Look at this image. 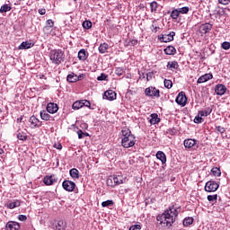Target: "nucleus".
<instances>
[{"instance_id": "nucleus-1", "label": "nucleus", "mask_w": 230, "mask_h": 230, "mask_svg": "<svg viewBox=\"0 0 230 230\" xmlns=\"http://www.w3.org/2000/svg\"><path fill=\"white\" fill-rule=\"evenodd\" d=\"M178 216L179 210H177L174 206H172L164 210L162 215L157 216L156 220L157 222H160V225L164 227H172Z\"/></svg>"}, {"instance_id": "nucleus-2", "label": "nucleus", "mask_w": 230, "mask_h": 230, "mask_svg": "<svg viewBox=\"0 0 230 230\" xmlns=\"http://www.w3.org/2000/svg\"><path fill=\"white\" fill-rule=\"evenodd\" d=\"M121 134V146L123 148H132L136 145V137L132 135V132L128 128H123Z\"/></svg>"}, {"instance_id": "nucleus-3", "label": "nucleus", "mask_w": 230, "mask_h": 230, "mask_svg": "<svg viewBox=\"0 0 230 230\" xmlns=\"http://www.w3.org/2000/svg\"><path fill=\"white\" fill-rule=\"evenodd\" d=\"M49 58L52 61V64H62V62H64V52H62L60 49L51 50Z\"/></svg>"}, {"instance_id": "nucleus-4", "label": "nucleus", "mask_w": 230, "mask_h": 230, "mask_svg": "<svg viewBox=\"0 0 230 230\" xmlns=\"http://www.w3.org/2000/svg\"><path fill=\"white\" fill-rule=\"evenodd\" d=\"M219 187H220V185H218V183H217V181H208L206 182L205 191H208V193H213V192L217 191V190H218Z\"/></svg>"}, {"instance_id": "nucleus-5", "label": "nucleus", "mask_w": 230, "mask_h": 230, "mask_svg": "<svg viewBox=\"0 0 230 230\" xmlns=\"http://www.w3.org/2000/svg\"><path fill=\"white\" fill-rule=\"evenodd\" d=\"M146 96H150L151 98L161 96L159 90L154 86L147 87L145 91Z\"/></svg>"}, {"instance_id": "nucleus-6", "label": "nucleus", "mask_w": 230, "mask_h": 230, "mask_svg": "<svg viewBox=\"0 0 230 230\" xmlns=\"http://www.w3.org/2000/svg\"><path fill=\"white\" fill-rule=\"evenodd\" d=\"M173 37H175V31H171L167 34L159 35L158 40L160 42H172V40H173Z\"/></svg>"}, {"instance_id": "nucleus-7", "label": "nucleus", "mask_w": 230, "mask_h": 230, "mask_svg": "<svg viewBox=\"0 0 230 230\" xmlns=\"http://www.w3.org/2000/svg\"><path fill=\"white\" fill-rule=\"evenodd\" d=\"M176 103L181 105V107L186 106V102H188V98L186 97V93L181 92L175 99Z\"/></svg>"}, {"instance_id": "nucleus-8", "label": "nucleus", "mask_w": 230, "mask_h": 230, "mask_svg": "<svg viewBox=\"0 0 230 230\" xmlns=\"http://www.w3.org/2000/svg\"><path fill=\"white\" fill-rule=\"evenodd\" d=\"M62 186L65 191L71 192V191H75V188H76V183L69 180H66L63 181Z\"/></svg>"}, {"instance_id": "nucleus-9", "label": "nucleus", "mask_w": 230, "mask_h": 230, "mask_svg": "<svg viewBox=\"0 0 230 230\" xmlns=\"http://www.w3.org/2000/svg\"><path fill=\"white\" fill-rule=\"evenodd\" d=\"M102 98L103 100H109V102H114L116 100V92L108 90L103 93Z\"/></svg>"}, {"instance_id": "nucleus-10", "label": "nucleus", "mask_w": 230, "mask_h": 230, "mask_svg": "<svg viewBox=\"0 0 230 230\" xmlns=\"http://www.w3.org/2000/svg\"><path fill=\"white\" fill-rule=\"evenodd\" d=\"M47 111L49 114H56V112H58V104L55 102H49L47 105Z\"/></svg>"}, {"instance_id": "nucleus-11", "label": "nucleus", "mask_w": 230, "mask_h": 230, "mask_svg": "<svg viewBox=\"0 0 230 230\" xmlns=\"http://www.w3.org/2000/svg\"><path fill=\"white\" fill-rule=\"evenodd\" d=\"M44 184L46 186H52V184H55L57 182V177L55 175H50V176H45L43 179Z\"/></svg>"}, {"instance_id": "nucleus-12", "label": "nucleus", "mask_w": 230, "mask_h": 230, "mask_svg": "<svg viewBox=\"0 0 230 230\" xmlns=\"http://www.w3.org/2000/svg\"><path fill=\"white\" fill-rule=\"evenodd\" d=\"M6 230H20L21 225L14 221H9L5 226Z\"/></svg>"}, {"instance_id": "nucleus-13", "label": "nucleus", "mask_w": 230, "mask_h": 230, "mask_svg": "<svg viewBox=\"0 0 230 230\" xmlns=\"http://www.w3.org/2000/svg\"><path fill=\"white\" fill-rule=\"evenodd\" d=\"M226 91H227V88L224 84H217L215 87V93L217 96H224Z\"/></svg>"}, {"instance_id": "nucleus-14", "label": "nucleus", "mask_w": 230, "mask_h": 230, "mask_svg": "<svg viewBox=\"0 0 230 230\" xmlns=\"http://www.w3.org/2000/svg\"><path fill=\"white\" fill-rule=\"evenodd\" d=\"M213 25H211L210 23H205L199 27V31L200 33H202V35H206V33H209V31H211Z\"/></svg>"}, {"instance_id": "nucleus-15", "label": "nucleus", "mask_w": 230, "mask_h": 230, "mask_svg": "<svg viewBox=\"0 0 230 230\" xmlns=\"http://www.w3.org/2000/svg\"><path fill=\"white\" fill-rule=\"evenodd\" d=\"M209 80H213V74H205L199 77L197 84H204Z\"/></svg>"}, {"instance_id": "nucleus-16", "label": "nucleus", "mask_w": 230, "mask_h": 230, "mask_svg": "<svg viewBox=\"0 0 230 230\" xmlns=\"http://www.w3.org/2000/svg\"><path fill=\"white\" fill-rule=\"evenodd\" d=\"M29 122L31 123V125H32L31 128H39V127H41L42 125L39 124L40 123V120H39V119H37V117H35L34 115L30 118Z\"/></svg>"}, {"instance_id": "nucleus-17", "label": "nucleus", "mask_w": 230, "mask_h": 230, "mask_svg": "<svg viewBox=\"0 0 230 230\" xmlns=\"http://www.w3.org/2000/svg\"><path fill=\"white\" fill-rule=\"evenodd\" d=\"M183 145L185 148H193V146L197 145V140L193 138H188L184 140Z\"/></svg>"}, {"instance_id": "nucleus-18", "label": "nucleus", "mask_w": 230, "mask_h": 230, "mask_svg": "<svg viewBox=\"0 0 230 230\" xmlns=\"http://www.w3.org/2000/svg\"><path fill=\"white\" fill-rule=\"evenodd\" d=\"M150 119H149V123H151V125H157V123L161 122V119L159 118V115H157V113H152L150 115Z\"/></svg>"}, {"instance_id": "nucleus-19", "label": "nucleus", "mask_w": 230, "mask_h": 230, "mask_svg": "<svg viewBox=\"0 0 230 230\" xmlns=\"http://www.w3.org/2000/svg\"><path fill=\"white\" fill-rule=\"evenodd\" d=\"M156 159H159L162 164H166V155L163 151H158L156 153Z\"/></svg>"}, {"instance_id": "nucleus-20", "label": "nucleus", "mask_w": 230, "mask_h": 230, "mask_svg": "<svg viewBox=\"0 0 230 230\" xmlns=\"http://www.w3.org/2000/svg\"><path fill=\"white\" fill-rule=\"evenodd\" d=\"M70 177L72 179H80V171L76 168H73L69 171Z\"/></svg>"}, {"instance_id": "nucleus-21", "label": "nucleus", "mask_w": 230, "mask_h": 230, "mask_svg": "<svg viewBox=\"0 0 230 230\" xmlns=\"http://www.w3.org/2000/svg\"><path fill=\"white\" fill-rule=\"evenodd\" d=\"M165 55H175L177 53V49L173 46H168L164 49Z\"/></svg>"}, {"instance_id": "nucleus-22", "label": "nucleus", "mask_w": 230, "mask_h": 230, "mask_svg": "<svg viewBox=\"0 0 230 230\" xmlns=\"http://www.w3.org/2000/svg\"><path fill=\"white\" fill-rule=\"evenodd\" d=\"M31 48H33V43L30 41H23L19 46V49H30Z\"/></svg>"}, {"instance_id": "nucleus-23", "label": "nucleus", "mask_w": 230, "mask_h": 230, "mask_svg": "<svg viewBox=\"0 0 230 230\" xmlns=\"http://www.w3.org/2000/svg\"><path fill=\"white\" fill-rule=\"evenodd\" d=\"M113 181L115 182V186H119V184H123L125 182V178L122 175L113 176Z\"/></svg>"}, {"instance_id": "nucleus-24", "label": "nucleus", "mask_w": 230, "mask_h": 230, "mask_svg": "<svg viewBox=\"0 0 230 230\" xmlns=\"http://www.w3.org/2000/svg\"><path fill=\"white\" fill-rule=\"evenodd\" d=\"M17 138L20 141H26V139H28V135H26V132L19 129L17 133Z\"/></svg>"}, {"instance_id": "nucleus-25", "label": "nucleus", "mask_w": 230, "mask_h": 230, "mask_svg": "<svg viewBox=\"0 0 230 230\" xmlns=\"http://www.w3.org/2000/svg\"><path fill=\"white\" fill-rule=\"evenodd\" d=\"M167 69H171V71L172 69H179V63L177 61H169L167 63Z\"/></svg>"}, {"instance_id": "nucleus-26", "label": "nucleus", "mask_w": 230, "mask_h": 230, "mask_svg": "<svg viewBox=\"0 0 230 230\" xmlns=\"http://www.w3.org/2000/svg\"><path fill=\"white\" fill-rule=\"evenodd\" d=\"M40 116L43 121H49V119H51V115H49L46 111H40Z\"/></svg>"}, {"instance_id": "nucleus-27", "label": "nucleus", "mask_w": 230, "mask_h": 230, "mask_svg": "<svg viewBox=\"0 0 230 230\" xmlns=\"http://www.w3.org/2000/svg\"><path fill=\"white\" fill-rule=\"evenodd\" d=\"M67 227V223L64 220H58V225L56 226L57 230H65Z\"/></svg>"}, {"instance_id": "nucleus-28", "label": "nucleus", "mask_w": 230, "mask_h": 230, "mask_svg": "<svg viewBox=\"0 0 230 230\" xmlns=\"http://www.w3.org/2000/svg\"><path fill=\"white\" fill-rule=\"evenodd\" d=\"M21 206V201L19 199H16L9 204H7L8 209H15V208H19Z\"/></svg>"}, {"instance_id": "nucleus-29", "label": "nucleus", "mask_w": 230, "mask_h": 230, "mask_svg": "<svg viewBox=\"0 0 230 230\" xmlns=\"http://www.w3.org/2000/svg\"><path fill=\"white\" fill-rule=\"evenodd\" d=\"M78 58L79 60H87V51L85 49H82L78 52Z\"/></svg>"}, {"instance_id": "nucleus-30", "label": "nucleus", "mask_w": 230, "mask_h": 230, "mask_svg": "<svg viewBox=\"0 0 230 230\" xmlns=\"http://www.w3.org/2000/svg\"><path fill=\"white\" fill-rule=\"evenodd\" d=\"M67 82H70L71 84L77 82L78 76L75 75V73L69 74L66 77Z\"/></svg>"}, {"instance_id": "nucleus-31", "label": "nucleus", "mask_w": 230, "mask_h": 230, "mask_svg": "<svg viewBox=\"0 0 230 230\" xmlns=\"http://www.w3.org/2000/svg\"><path fill=\"white\" fill-rule=\"evenodd\" d=\"M82 107H84V102L82 100L75 102L72 105L74 111H78V109H82Z\"/></svg>"}, {"instance_id": "nucleus-32", "label": "nucleus", "mask_w": 230, "mask_h": 230, "mask_svg": "<svg viewBox=\"0 0 230 230\" xmlns=\"http://www.w3.org/2000/svg\"><path fill=\"white\" fill-rule=\"evenodd\" d=\"M211 112H213V109L208 107L206 110L199 111V114L201 117H204V116L206 117V116H209Z\"/></svg>"}, {"instance_id": "nucleus-33", "label": "nucleus", "mask_w": 230, "mask_h": 230, "mask_svg": "<svg viewBox=\"0 0 230 230\" xmlns=\"http://www.w3.org/2000/svg\"><path fill=\"white\" fill-rule=\"evenodd\" d=\"M151 13H157V9L159 8V4L157 2L154 1L150 4Z\"/></svg>"}, {"instance_id": "nucleus-34", "label": "nucleus", "mask_w": 230, "mask_h": 230, "mask_svg": "<svg viewBox=\"0 0 230 230\" xmlns=\"http://www.w3.org/2000/svg\"><path fill=\"white\" fill-rule=\"evenodd\" d=\"M107 49H109V44L107 43H102L99 46V52L102 54L107 53Z\"/></svg>"}, {"instance_id": "nucleus-35", "label": "nucleus", "mask_w": 230, "mask_h": 230, "mask_svg": "<svg viewBox=\"0 0 230 230\" xmlns=\"http://www.w3.org/2000/svg\"><path fill=\"white\" fill-rule=\"evenodd\" d=\"M107 186H111V188H115L116 183L114 182V176H110L106 181Z\"/></svg>"}, {"instance_id": "nucleus-36", "label": "nucleus", "mask_w": 230, "mask_h": 230, "mask_svg": "<svg viewBox=\"0 0 230 230\" xmlns=\"http://www.w3.org/2000/svg\"><path fill=\"white\" fill-rule=\"evenodd\" d=\"M10 10H12V7L5 4L1 6L0 13H6V12H10Z\"/></svg>"}, {"instance_id": "nucleus-37", "label": "nucleus", "mask_w": 230, "mask_h": 230, "mask_svg": "<svg viewBox=\"0 0 230 230\" xmlns=\"http://www.w3.org/2000/svg\"><path fill=\"white\" fill-rule=\"evenodd\" d=\"M179 15H181L179 9H174L171 13L172 19L177 20V19H179Z\"/></svg>"}, {"instance_id": "nucleus-38", "label": "nucleus", "mask_w": 230, "mask_h": 230, "mask_svg": "<svg viewBox=\"0 0 230 230\" xmlns=\"http://www.w3.org/2000/svg\"><path fill=\"white\" fill-rule=\"evenodd\" d=\"M193 224V217H185L183 220L184 227H188V226H191Z\"/></svg>"}, {"instance_id": "nucleus-39", "label": "nucleus", "mask_w": 230, "mask_h": 230, "mask_svg": "<svg viewBox=\"0 0 230 230\" xmlns=\"http://www.w3.org/2000/svg\"><path fill=\"white\" fill-rule=\"evenodd\" d=\"M83 28H84V30H91V28H93V22H91V21H84L83 22Z\"/></svg>"}, {"instance_id": "nucleus-40", "label": "nucleus", "mask_w": 230, "mask_h": 230, "mask_svg": "<svg viewBox=\"0 0 230 230\" xmlns=\"http://www.w3.org/2000/svg\"><path fill=\"white\" fill-rule=\"evenodd\" d=\"M164 84L166 89H172V87H173V83H172V80L164 79Z\"/></svg>"}, {"instance_id": "nucleus-41", "label": "nucleus", "mask_w": 230, "mask_h": 230, "mask_svg": "<svg viewBox=\"0 0 230 230\" xmlns=\"http://www.w3.org/2000/svg\"><path fill=\"white\" fill-rule=\"evenodd\" d=\"M213 175H215V177H220V175H222V172H220V168L217 167H214L211 170Z\"/></svg>"}, {"instance_id": "nucleus-42", "label": "nucleus", "mask_w": 230, "mask_h": 230, "mask_svg": "<svg viewBox=\"0 0 230 230\" xmlns=\"http://www.w3.org/2000/svg\"><path fill=\"white\" fill-rule=\"evenodd\" d=\"M124 73H125V70H123L122 67H117L115 69V75H117V76H121L123 75Z\"/></svg>"}, {"instance_id": "nucleus-43", "label": "nucleus", "mask_w": 230, "mask_h": 230, "mask_svg": "<svg viewBox=\"0 0 230 230\" xmlns=\"http://www.w3.org/2000/svg\"><path fill=\"white\" fill-rule=\"evenodd\" d=\"M207 199H208V202H215L218 199V195H217V194L216 195H208L207 197Z\"/></svg>"}, {"instance_id": "nucleus-44", "label": "nucleus", "mask_w": 230, "mask_h": 230, "mask_svg": "<svg viewBox=\"0 0 230 230\" xmlns=\"http://www.w3.org/2000/svg\"><path fill=\"white\" fill-rule=\"evenodd\" d=\"M114 201L112 200H106L102 203V208H109V206H113Z\"/></svg>"}, {"instance_id": "nucleus-45", "label": "nucleus", "mask_w": 230, "mask_h": 230, "mask_svg": "<svg viewBox=\"0 0 230 230\" xmlns=\"http://www.w3.org/2000/svg\"><path fill=\"white\" fill-rule=\"evenodd\" d=\"M178 12H180V13H188V12H190V7L185 6V7H181V8H178Z\"/></svg>"}, {"instance_id": "nucleus-46", "label": "nucleus", "mask_w": 230, "mask_h": 230, "mask_svg": "<svg viewBox=\"0 0 230 230\" xmlns=\"http://www.w3.org/2000/svg\"><path fill=\"white\" fill-rule=\"evenodd\" d=\"M221 48L222 49H226L227 51V49H230V42L228 41H225L221 44Z\"/></svg>"}, {"instance_id": "nucleus-47", "label": "nucleus", "mask_w": 230, "mask_h": 230, "mask_svg": "<svg viewBox=\"0 0 230 230\" xmlns=\"http://www.w3.org/2000/svg\"><path fill=\"white\" fill-rule=\"evenodd\" d=\"M204 119H202V116L198 115L194 118V123H203Z\"/></svg>"}, {"instance_id": "nucleus-48", "label": "nucleus", "mask_w": 230, "mask_h": 230, "mask_svg": "<svg viewBox=\"0 0 230 230\" xmlns=\"http://www.w3.org/2000/svg\"><path fill=\"white\" fill-rule=\"evenodd\" d=\"M108 76H109L108 75L101 74V75H99V76L97 77V80H98L99 82H103V80H107Z\"/></svg>"}, {"instance_id": "nucleus-49", "label": "nucleus", "mask_w": 230, "mask_h": 230, "mask_svg": "<svg viewBox=\"0 0 230 230\" xmlns=\"http://www.w3.org/2000/svg\"><path fill=\"white\" fill-rule=\"evenodd\" d=\"M77 136L79 139H84V137H85V133H84V131H82V129H79L77 131Z\"/></svg>"}, {"instance_id": "nucleus-50", "label": "nucleus", "mask_w": 230, "mask_h": 230, "mask_svg": "<svg viewBox=\"0 0 230 230\" xmlns=\"http://www.w3.org/2000/svg\"><path fill=\"white\" fill-rule=\"evenodd\" d=\"M83 101V107H88V109H91V102L87 100H82Z\"/></svg>"}, {"instance_id": "nucleus-51", "label": "nucleus", "mask_w": 230, "mask_h": 230, "mask_svg": "<svg viewBox=\"0 0 230 230\" xmlns=\"http://www.w3.org/2000/svg\"><path fill=\"white\" fill-rule=\"evenodd\" d=\"M216 129L217 130V132H219L220 134H224V132H226V128L222 127V126H217L216 127Z\"/></svg>"}, {"instance_id": "nucleus-52", "label": "nucleus", "mask_w": 230, "mask_h": 230, "mask_svg": "<svg viewBox=\"0 0 230 230\" xmlns=\"http://www.w3.org/2000/svg\"><path fill=\"white\" fill-rule=\"evenodd\" d=\"M129 230H141V225H133L129 227Z\"/></svg>"}, {"instance_id": "nucleus-53", "label": "nucleus", "mask_w": 230, "mask_h": 230, "mask_svg": "<svg viewBox=\"0 0 230 230\" xmlns=\"http://www.w3.org/2000/svg\"><path fill=\"white\" fill-rule=\"evenodd\" d=\"M46 24L47 26H49V28H53V26H55L53 20H47Z\"/></svg>"}, {"instance_id": "nucleus-54", "label": "nucleus", "mask_w": 230, "mask_h": 230, "mask_svg": "<svg viewBox=\"0 0 230 230\" xmlns=\"http://www.w3.org/2000/svg\"><path fill=\"white\" fill-rule=\"evenodd\" d=\"M219 4H229L230 0H218Z\"/></svg>"}, {"instance_id": "nucleus-55", "label": "nucleus", "mask_w": 230, "mask_h": 230, "mask_svg": "<svg viewBox=\"0 0 230 230\" xmlns=\"http://www.w3.org/2000/svg\"><path fill=\"white\" fill-rule=\"evenodd\" d=\"M27 217L26 216H24V215H20L19 217H18V219L21 221V222H24L25 220H27Z\"/></svg>"}, {"instance_id": "nucleus-56", "label": "nucleus", "mask_w": 230, "mask_h": 230, "mask_svg": "<svg viewBox=\"0 0 230 230\" xmlns=\"http://www.w3.org/2000/svg\"><path fill=\"white\" fill-rule=\"evenodd\" d=\"M38 13H40V15H46V9H39Z\"/></svg>"}, {"instance_id": "nucleus-57", "label": "nucleus", "mask_w": 230, "mask_h": 230, "mask_svg": "<svg viewBox=\"0 0 230 230\" xmlns=\"http://www.w3.org/2000/svg\"><path fill=\"white\" fill-rule=\"evenodd\" d=\"M129 44H130L131 46H136V45L137 44V40H131L129 41Z\"/></svg>"}, {"instance_id": "nucleus-58", "label": "nucleus", "mask_w": 230, "mask_h": 230, "mask_svg": "<svg viewBox=\"0 0 230 230\" xmlns=\"http://www.w3.org/2000/svg\"><path fill=\"white\" fill-rule=\"evenodd\" d=\"M55 148H57V150H62V144H55Z\"/></svg>"}, {"instance_id": "nucleus-59", "label": "nucleus", "mask_w": 230, "mask_h": 230, "mask_svg": "<svg viewBox=\"0 0 230 230\" xmlns=\"http://www.w3.org/2000/svg\"><path fill=\"white\" fill-rule=\"evenodd\" d=\"M153 29L152 31H154L155 33H157V31L159 30V27H154V25H152Z\"/></svg>"}, {"instance_id": "nucleus-60", "label": "nucleus", "mask_w": 230, "mask_h": 230, "mask_svg": "<svg viewBox=\"0 0 230 230\" xmlns=\"http://www.w3.org/2000/svg\"><path fill=\"white\" fill-rule=\"evenodd\" d=\"M4 154V150L3 148H0V155H3Z\"/></svg>"}, {"instance_id": "nucleus-61", "label": "nucleus", "mask_w": 230, "mask_h": 230, "mask_svg": "<svg viewBox=\"0 0 230 230\" xmlns=\"http://www.w3.org/2000/svg\"><path fill=\"white\" fill-rule=\"evenodd\" d=\"M84 136H85V137H88V136H89V133H84Z\"/></svg>"}, {"instance_id": "nucleus-62", "label": "nucleus", "mask_w": 230, "mask_h": 230, "mask_svg": "<svg viewBox=\"0 0 230 230\" xmlns=\"http://www.w3.org/2000/svg\"><path fill=\"white\" fill-rule=\"evenodd\" d=\"M19 119H20V121H22V117H21Z\"/></svg>"}, {"instance_id": "nucleus-63", "label": "nucleus", "mask_w": 230, "mask_h": 230, "mask_svg": "<svg viewBox=\"0 0 230 230\" xmlns=\"http://www.w3.org/2000/svg\"><path fill=\"white\" fill-rule=\"evenodd\" d=\"M148 80H149V79H148V75H147V82H148Z\"/></svg>"}]
</instances>
